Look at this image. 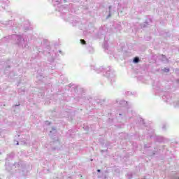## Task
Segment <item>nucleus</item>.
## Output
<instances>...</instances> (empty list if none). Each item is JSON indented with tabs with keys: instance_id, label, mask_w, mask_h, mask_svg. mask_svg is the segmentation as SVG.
Wrapping results in <instances>:
<instances>
[{
	"instance_id": "1",
	"label": "nucleus",
	"mask_w": 179,
	"mask_h": 179,
	"mask_svg": "<svg viewBox=\"0 0 179 179\" xmlns=\"http://www.w3.org/2000/svg\"><path fill=\"white\" fill-rule=\"evenodd\" d=\"M134 62H135L136 64H138V62H139V58L138 57H135L134 59Z\"/></svg>"
},
{
	"instance_id": "2",
	"label": "nucleus",
	"mask_w": 179,
	"mask_h": 179,
	"mask_svg": "<svg viewBox=\"0 0 179 179\" xmlns=\"http://www.w3.org/2000/svg\"><path fill=\"white\" fill-rule=\"evenodd\" d=\"M80 43H81V44H83V45L86 44V41L83 39L80 40Z\"/></svg>"
},
{
	"instance_id": "3",
	"label": "nucleus",
	"mask_w": 179,
	"mask_h": 179,
	"mask_svg": "<svg viewBox=\"0 0 179 179\" xmlns=\"http://www.w3.org/2000/svg\"><path fill=\"white\" fill-rule=\"evenodd\" d=\"M169 69H166V71H165L166 72H169Z\"/></svg>"
},
{
	"instance_id": "4",
	"label": "nucleus",
	"mask_w": 179,
	"mask_h": 179,
	"mask_svg": "<svg viewBox=\"0 0 179 179\" xmlns=\"http://www.w3.org/2000/svg\"><path fill=\"white\" fill-rule=\"evenodd\" d=\"M97 171H98V173H100V170L99 169H98Z\"/></svg>"
}]
</instances>
